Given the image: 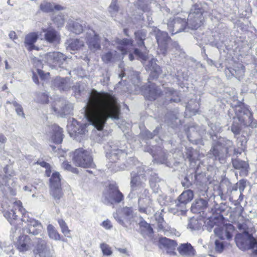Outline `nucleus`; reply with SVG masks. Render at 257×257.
I'll use <instances>...</instances> for the list:
<instances>
[{
  "instance_id": "nucleus-33",
  "label": "nucleus",
  "mask_w": 257,
  "mask_h": 257,
  "mask_svg": "<svg viewBox=\"0 0 257 257\" xmlns=\"http://www.w3.org/2000/svg\"><path fill=\"white\" fill-rule=\"evenodd\" d=\"M84 42L81 39H72L68 42V45L66 49L69 51H75L79 50L84 46Z\"/></svg>"
},
{
  "instance_id": "nucleus-55",
  "label": "nucleus",
  "mask_w": 257,
  "mask_h": 257,
  "mask_svg": "<svg viewBox=\"0 0 257 257\" xmlns=\"http://www.w3.org/2000/svg\"><path fill=\"white\" fill-rule=\"evenodd\" d=\"M117 0H111L109 7V11L111 14H113L118 11V6L117 5Z\"/></svg>"
},
{
  "instance_id": "nucleus-49",
  "label": "nucleus",
  "mask_w": 257,
  "mask_h": 257,
  "mask_svg": "<svg viewBox=\"0 0 257 257\" xmlns=\"http://www.w3.org/2000/svg\"><path fill=\"white\" fill-rule=\"evenodd\" d=\"M157 220L158 221V231H163L166 234L168 230L167 229H166V226H165V223L164 219L161 216H159Z\"/></svg>"
},
{
  "instance_id": "nucleus-42",
  "label": "nucleus",
  "mask_w": 257,
  "mask_h": 257,
  "mask_svg": "<svg viewBox=\"0 0 257 257\" xmlns=\"http://www.w3.org/2000/svg\"><path fill=\"white\" fill-rule=\"evenodd\" d=\"M50 187L61 186L60 175L58 172H54L52 174L50 179Z\"/></svg>"
},
{
  "instance_id": "nucleus-18",
  "label": "nucleus",
  "mask_w": 257,
  "mask_h": 257,
  "mask_svg": "<svg viewBox=\"0 0 257 257\" xmlns=\"http://www.w3.org/2000/svg\"><path fill=\"white\" fill-rule=\"evenodd\" d=\"M51 86L54 89L60 91H67L71 87V83L70 79L68 77L62 78L57 76L52 80Z\"/></svg>"
},
{
  "instance_id": "nucleus-14",
  "label": "nucleus",
  "mask_w": 257,
  "mask_h": 257,
  "mask_svg": "<svg viewBox=\"0 0 257 257\" xmlns=\"http://www.w3.org/2000/svg\"><path fill=\"white\" fill-rule=\"evenodd\" d=\"M135 35L137 46L139 47V49H134V53L143 60H146L147 59V55L145 51L146 47L144 44V41L146 37V33L143 30L138 31L135 32Z\"/></svg>"
},
{
  "instance_id": "nucleus-61",
  "label": "nucleus",
  "mask_w": 257,
  "mask_h": 257,
  "mask_svg": "<svg viewBox=\"0 0 257 257\" xmlns=\"http://www.w3.org/2000/svg\"><path fill=\"white\" fill-rule=\"evenodd\" d=\"M39 101L43 103L48 102V95L46 93H41L39 94Z\"/></svg>"
},
{
  "instance_id": "nucleus-9",
  "label": "nucleus",
  "mask_w": 257,
  "mask_h": 257,
  "mask_svg": "<svg viewBox=\"0 0 257 257\" xmlns=\"http://www.w3.org/2000/svg\"><path fill=\"white\" fill-rule=\"evenodd\" d=\"M22 221L27 224L24 228V233H29L34 235H38L42 230L43 226L38 220L29 217L28 213H22Z\"/></svg>"
},
{
  "instance_id": "nucleus-22",
  "label": "nucleus",
  "mask_w": 257,
  "mask_h": 257,
  "mask_svg": "<svg viewBox=\"0 0 257 257\" xmlns=\"http://www.w3.org/2000/svg\"><path fill=\"white\" fill-rule=\"evenodd\" d=\"M42 31L44 33V39L47 42L53 44L60 43V36L54 29L51 28L43 29Z\"/></svg>"
},
{
  "instance_id": "nucleus-59",
  "label": "nucleus",
  "mask_w": 257,
  "mask_h": 257,
  "mask_svg": "<svg viewBox=\"0 0 257 257\" xmlns=\"http://www.w3.org/2000/svg\"><path fill=\"white\" fill-rule=\"evenodd\" d=\"M231 131L235 136L239 135L240 131V128L238 123L233 122L231 126Z\"/></svg>"
},
{
  "instance_id": "nucleus-1",
  "label": "nucleus",
  "mask_w": 257,
  "mask_h": 257,
  "mask_svg": "<svg viewBox=\"0 0 257 257\" xmlns=\"http://www.w3.org/2000/svg\"><path fill=\"white\" fill-rule=\"evenodd\" d=\"M83 109L85 117L98 131L103 130L108 118H119L120 106L115 97L107 92L93 89Z\"/></svg>"
},
{
  "instance_id": "nucleus-41",
  "label": "nucleus",
  "mask_w": 257,
  "mask_h": 257,
  "mask_svg": "<svg viewBox=\"0 0 257 257\" xmlns=\"http://www.w3.org/2000/svg\"><path fill=\"white\" fill-rule=\"evenodd\" d=\"M238 111H240V114L238 115V117L239 120H244L246 119V118H248L249 120H251L252 113L247 108L239 107Z\"/></svg>"
},
{
  "instance_id": "nucleus-47",
  "label": "nucleus",
  "mask_w": 257,
  "mask_h": 257,
  "mask_svg": "<svg viewBox=\"0 0 257 257\" xmlns=\"http://www.w3.org/2000/svg\"><path fill=\"white\" fill-rule=\"evenodd\" d=\"M188 227L191 230H198L201 227L198 221L195 218L190 219L188 224Z\"/></svg>"
},
{
  "instance_id": "nucleus-15",
  "label": "nucleus",
  "mask_w": 257,
  "mask_h": 257,
  "mask_svg": "<svg viewBox=\"0 0 257 257\" xmlns=\"http://www.w3.org/2000/svg\"><path fill=\"white\" fill-rule=\"evenodd\" d=\"M133 40L131 39L124 38L122 39H116L115 44L118 50H119L122 55L129 53L128 58L130 61L134 59V55L131 53L132 49H134Z\"/></svg>"
},
{
  "instance_id": "nucleus-12",
  "label": "nucleus",
  "mask_w": 257,
  "mask_h": 257,
  "mask_svg": "<svg viewBox=\"0 0 257 257\" xmlns=\"http://www.w3.org/2000/svg\"><path fill=\"white\" fill-rule=\"evenodd\" d=\"M67 57L59 52H50L44 56V60L52 68L57 69L62 67V65Z\"/></svg>"
},
{
  "instance_id": "nucleus-25",
  "label": "nucleus",
  "mask_w": 257,
  "mask_h": 257,
  "mask_svg": "<svg viewBox=\"0 0 257 257\" xmlns=\"http://www.w3.org/2000/svg\"><path fill=\"white\" fill-rule=\"evenodd\" d=\"M34 245L33 252L36 254H39L51 247L48 243V240L44 237L36 238Z\"/></svg>"
},
{
  "instance_id": "nucleus-30",
  "label": "nucleus",
  "mask_w": 257,
  "mask_h": 257,
  "mask_svg": "<svg viewBox=\"0 0 257 257\" xmlns=\"http://www.w3.org/2000/svg\"><path fill=\"white\" fill-rule=\"evenodd\" d=\"M40 9L44 12L49 13L52 12L54 10H64L65 8L60 5L56 4L54 3L45 2L40 5Z\"/></svg>"
},
{
  "instance_id": "nucleus-51",
  "label": "nucleus",
  "mask_w": 257,
  "mask_h": 257,
  "mask_svg": "<svg viewBox=\"0 0 257 257\" xmlns=\"http://www.w3.org/2000/svg\"><path fill=\"white\" fill-rule=\"evenodd\" d=\"M33 63L35 66L37 67V71L39 75L43 79L44 78L43 76L44 72L42 70H41L40 68L42 66V62L41 61L37 59L36 58H35L33 59Z\"/></svg>"
},
{
  "instance_id": "nucleus-53",
  "label": "nucleus",
  "mask_w": 257,
  "mask_h": 257,
  "mask_svg": "<svg viewBox=\"0 0 257 257\" xmlns=\"http://www.w3.org/2000/svg\"><path fill=\"white\" fill-rule=\"evenodd\" d=\"M154 148V147H153V148L150 147L147 149V151L149 152L152 155V157L154 158V160L156 161L157 162H160V163H164L165 161L166 160L167 158L166 157V156H164L161 160L157 161L158 155L155 152Z\"/></svg>"
},
{
  "instance_id": "nucleus-20",
  "label": "nucleus",
  "mask_w": 257,
  "mask_h": 257,
  "mask_svg": "<svg viewBox=\"0 0 257 257\" xmlns=\"http://www.w3.org/2000/svg\"><path fill=\"white\" fill-rule=\"evenodd\" d=\"M14 209L11 210L10 211L5 212L4 213L5 217L8 219L9 222L11 224H15L14 220H16L18 215L17 213L20 212L22 215V213H27L25 209L22 206V203L20 201H17L14 203Z\"/></svg>"
},
{
  "instance_id": "nucleus-32",
  "label": "nucleus",
  "mask_w": 257,
  "mask_h": 257,
  "mask_svg": "<svg viewBox=\"0 0 257 257\" xmlns=\"http://www.w3.org/2000/svg\"><path fill=\"white\" fill-rule=\"evenodd\" d=\"M140 232L142 235L145 237H151L153 234V230L150 224L146 221H141L140 223Z\"/></svg>"
},
{
  "instance_id": "nucleus-37",
  "label": "nucleus",
  "mask_w": 257,
  "mask_h": 257,
  "mask_svg": "<svg viewBox=\"0 0 257 257\" xmlns=\"http://www.w3.org/2000/svg\"><path fill=\"white\" fill-rule=\"evenodd\" d=\"M152 0H137L135 2V6L143 12H148L150 10V5Z\"/></svg>"
},
{
  "instance_id": "nucleus-50",
  "label": "nucleus",
  "mask_w": 257,
  "mask_h": 257,
  "mask_svg": "<svg viewBox=\"0 0 257 257\" xmlns=\"http://www.w3.org/2000/svg\"><path fill=\"white\" fill-rule=\"evenodd\" d=\"M178 119V116L176 113H173L172 112L168 113L166 115V119L165 121L169 124H171L173 123L174 121H175Z\"/></svg>"
},
{
  "instance_id": "nucleus-52",
  "label": "nucleus",
  "mask_w": 257,
  "mask_h": 257,
  "mask_svg": "<svg viewBox=\"0 0 257 257\" xmlns=\"http://www.w3.org/2000/svg\"><path fill=\"white\" fill-rule=\"evenodd\" d=\"M100 247L104 255H110L112 254L111 248L108 244L102 243L100 244Z\"/></svg>"
},
{
  "instance_id": "nucleus-45",
  "label": "nucleus",
  "mask_w": 257,
  "mask_h": 257,
  "mask_svg": "<svg viewBox=\"0 0 257 257\" xmlns=\"http://www.w3.org/2000/svg\"><path fill=\"white\" fill-rule=\"evenodd\" d=\"M116 51H110L106 53L102 56L103 61L106 63L112 62L114 59V57L116 54Z\"/></svg>"
},
{
  "instance_id": "nucleus-57",
  "label": "nucleus",
  "mask_w": 257,
  "mask_h": 257,
  "mask_svg": "<svg viewBox=\"0 0 257 257\" xmlns=\"http://www.w3.org/2000/svg\"><path fill=\"white\" fill-rule=\"evenodd\" d=\"M54 22L57 25L58 27H61L63 26L65 20L64 18V16H58L56 17L53 19Z\"/></svg>"
},
{
  "instance_id": "nucleus-11",
  "label": "nucleus",
  "mask_w": 257,
  "mask_h": 257,
  "mask_svg": "<svg viewBox=\"0 0 257 257\" xmlns=\"http://www.w3.org/2000/svg\"><path fill=\"white\" fill-rule=\"evenodd\" d=\"M152 33V35H154L156 37L159 47V51L158 52L165 55L168 45L171 41L168 33L166 32L161 31L157 28H153Z\"/></svg>"
},
{
  "instance_id": "nucleus-4",
  "label": "nucleus",
  "mask_w": 257,
  "mask_h": 257,
  "mask_svg": "<svg viewBox=\"0 0 257 257\" xmlns=\"http://www.w3.org/2000/svg\"><path fill=\"white\" fill-rule=\"evenodd\" d=\"M119 143L118 142H109L105 147L106 150V156L109 160L107 165V168L111 172H113L124 170L126 167L124 164L119 165L117 162L121 156L124 155L122 150L120 149V147L118 146Z\"/></svg>"
},
{
  "instance_id": "nucleus-40",
  "label": "nucleus",
  "mask_w": 257,
  "mask_h": 257,
  "mask_svg": "<svg viewBox=\"0 0 257 257\" xmlns=\"http://www.w3.org/2000/svg\"><path fill=\"white\" fill-rule=\"evenodd\" d=\"M47 231L49 237L55 240H60V235L57 232L53 225L49 224L47 226Z\"/></svg>"
},
{
  "instance_id": "nucleus-43",
  "label": "nucleus",
  "mask_w": 257,
  "mask_h": 257,
  "mask_svg": "<svg viewBox=\"0 0 257 257\" xmlns=\"http://www.w3.org/2000/svg\"><path fill=\"white\" fill-rule=\"evenodd\" d=\"M128 78L135 86L139 85L140 83V78L139 76V73L138 72L133 71L128 76Z\"/></svg>"
},
{
  "instance_id": "nucleus-36",
  "label": "nucleus",
  "mask_w": 257,
  "mask_h": 257,
  "mask_svg": "<svg viewBox=\"0 0 257 257\" xmlns=\"http://www.w3.org/2000/svg\"><path fill=\"white\" fill-rule=\"evenodd\" d=\"M240 69L238 70L231 69V68H228L226 71V74H227L228 72H229L231 74V76L240 79L244 75L245 71L244 67L242 65H240Z\"/></svg>"
},
{
  "instance_id": "nucleus-35",
  "label": "nucleus",
  "mask_w": 257,
  "mask_h": 257,
  "mask_svg": "<svg viewBox=\"0 0 257 257\" xmlns=\"http://www.w3.org/2000/svg\"><path fill=\"white\" fill-rule=\"evenodd\" d=\"M232 164L233 168L235 169L240 170L242 172L244 173L247 171L248 164L245 161L239 159H232Z\"/></svg>"
},
{
  "instance_id": "nucleus-8",
  "label": "nucleus",
  "mask_w": 257,
  "mask_h": 257,
  "mask_svg": "<svg viewBox=\"0 0 257 257\" xmlns=\"http://www.w3.org/2000/svg\"><path fill=\"white\" fill-rule=\"evenodd\" d=\"M73 160L76 165L81 167H91L94 165L90 153L83 149L75 150Z\"/></svg>"
},
{
  "instance_id": "nucleus-34",
  "label": "nucleus",
  "mask_w": 257,
  "mask_h": 257,
  "mask_svg": "<svg viewBox=\"0 0 257 257\" xmlns=\"http://www.w3.org/2000/svg\"><path fill=\"white\" fill-rule=\"evenodd\" d=\"M193 192L191 190H187L183 192L179 196L178 201L180 204L185 205L190 202L193 198Z\"/></svg>"
},
{
  "instance_id": "nucleus-63",
  "label": "nucleus",
  "mask_w": 257,
  "mask_h": 257,
  "mask_svg": "<svg viewBox=\"0 0 257 257\" xmlns=\"http://www.w3.org/2000/svg\"><path fill=\"white\" fill-rule=\"evenodd\" d=\"M72 89L75 95L80 94L83 90V89L81 88V86L79 83H77L75 85H74Z\"/></svg>"
},
{
  "instance_id": "nucleus-29",
  "label": "nucleus",
  "mask_w": 257,
  "mask_h": 257,
  "mask_svg": "<svg viewBox=\"0 0 257 257\" xmlns=\"http://www.w3.org/2000/svg\"><path fill=\"white\" fill-rule=\"evenodd\" d=\"M17 248L21 252L29 250L31 248V239L27 235H22L20 237Z\"/></svg>"
},
{
  "instance_id": "nucleus-24",
  "label": "nucleus",
  "mask_w": 257,
  "mask_h": 257,
  "mask_svg": "<svg viewBox=\"0 0 257 257\" xmlns=\"http://www.w3.org/2000/svg\"><path fill=\"white\" fill-rule=\"evenodd\" d=\"M161 90L155 84L150 85L144 92L145 96L149 100H155L159 97H161Z\"/></svg>"
},
{
  "instance_id": "nucleus-2",
  "label": "nucleus",
  "mask_w": 257,
  "mask_h": 257,
  "mask_svg": "<svg viewBox=\"0 0 257 257\" xmlns=\"http://www.w3.org/2000/svg\"><path fill=\"white\" fill-rule=\"evenodd\" d=\"M203 11L199 4H195L192 6L188 15L187 22L185 19L178 17L170 18L167 23L168 29L172 35H174L182 32L185 30L187 25L192 29L199 28L203 21Z\"/></svg>"
},
{
  "instance_id": "nucleus-31",
  "label": "nucleus",
  "mask_w": 257,
  "mask_h": 257,
  "mask_svg": "<svg viewBox=\"0 0 257 257\" xmlns=\"http://www.w3.org/2000/svg\"><path fill=\"white\" fill-rule=\"evenodd\" d=\"M84 26V22L80 20H77L76 21L69 24V29L73 33L79 34L83 32Z\"/></svg>"
},
{
  "instance_id": "nucleus-64",
  "label": "nucleus",
  "mask_w": 257,
  "mask_h": 257,
  "mask_svg": "<svg viewBox=\"0 0 257 257\" xmlns=\"http://www.w3.org/2000/svg\"><path fill=\"white\" fill-rule=\"evenodd\" d=\"M215 244L216 251L218 252H222L224 248V245L223 243L220 242L219 241L216 240H215Z\"/></svg>"
},
{
  "instance_id": "nucleus-13",
  "label": "nucleus",
  "mask_w": 257,
  "mask_h": 257,
  "mask_svg": "<svg viewBox=\"0 0 257 257\" xmlns=\"http://www.w3.org/2000/svg\"><path fill=\"white\" fill-rule=\"evenodd\" d=\"M149 190L143 189V192H140L138 199V209L141 213L150 214L152 213V203Z\"/></svg>"
},
{
  "instance_id": "nucleus-3",
  "label": "nucleus",
  "mask_w": 257,
  "mask_h": 257,
  "mask_svg": "<svg viewBox=\"0 0 257 257\" xmlns=\"http://www.w3.org/2000/svg\"><path fill=\"white\" fill-rule=\"evenodd\" d=\"M249 223L248 221L237 223V227L240 231H242V233L236 235L235 241L237 246L242 250L256 248L253 253L257 255V239L248 233Z\"/></svg>"
},
{
  "instance_id": "nucleus-26",
  "label": "nucleus",
  "mask_w": 257,
  "mask_h": 257,
  "mask_svg": "<svg viewBox=\"0 0 257 257\" xmlns=\"http://www.w3.org/2000/svg\"><path fill=\"white\" fill-rule=\"evenodd\" d=\"M51 132V140L55 144H60L63 141L62 128L57 125H53L50 127Z\"/></svg>"
},
{
  "instance_id": "nucleus-23",
  "label": "nucleus",
  "mask_w": 257,
  "mask_h": 257,
  "mask_svg": "<svg viewBox=\"0 0 257 257\" xmlns=\"http://www.w3.org/2000/svg\"><path fill=\"white\" fill-rule=\"evenodd\" d=\"M38 39V34L36 32L30 33L26 35L24 39V46L29 51L39 50V48L35 45Z\"/></svg>"
},
{
  "instance_id": "nucleus-58",
  "label": "nucleus",
  "mask_w": 257,
  "mask_h": 257,
  "mask_svg": "<svg viewBox=\"0 0 257 257\" xmlns=\"http://www.w3.org/2000/svg\"><path fill=\"white\" fill-rule=\"evenodd\" d=\"M62 167L65 170L70 171L72 173H76L77 169L73 168L68 162H64L62 164Z\"/></svg>"
},
{
  "instance_id": "nucleus-60",
  "label": "nucleus",
  "mask_w": 257,
  "mask_h": 257,
  "mask_svg": "<svg viewBox=\"0 0 257 257\" xmlns=\"http://www.w3.org/2000/svg\"><path fill=\"white\" fill-rule=\"evenodd\" d=\"M158 134V131L155 130L153 133H151L149 131H146L143 133V136L147 139H152L155 136Z\"/></svg>"
},
{
  "instance_id": "nucleus-19",
  "label": "nucleus",
  "mask_w": 257,
  "mask_h": 257,
  "mask_svg": "<svg viewBox=\"0 0 257 257\" xmlns=\"http://www.w3.org/2000/svg\"><path fill=\"white\" fill-rule=\"evenodd\" d=\"M87 44L89 49L93 52L100 50L99 37L93 30H91L87 33Z\"/></svg>"
},
{
  "instance_id": "nucleus-7",
  "label": "nucleus",
  "mask_w": 257,
  "mask_h": 257,
  "mask_svg": "<svg viewBox=\"0 0 257 257\" xmlns=\"http://www.w3.org/2000/svg\"><path fill=\"white\" fill-rule=\"evenodd\" d=\"M113 216L120 225L128 229L134 215L131 207H124L114 212Z\"/></svg>"
},
{
  "instance_id": "nucleus-16",
  "label": "nucleus",
  "mask_w": 257,
  "mask_h": 257,
  "mask_svg": "<svg viewBox=\"0 0 257 257\" xmlns=\"http://www.w3.org/2000/svg\"><path fill=\"white\" fill-rule=\"evenodd\" d=\"M67 128L69 134L71 137L84 134L86 132V125L79 123L73 118L68 120Z\"/></svg>"
},
{
  "instance_id": "nucleus-48",
  "label": "nucleus",
  "mask_w": 257,
  "mask_h": 257,
  "mask_svg": "<svg viewBox=\"0 0 257 257\" xmlns=\"http://www.w3.org/2000/svg\"><path fill=\"white\" fill-rule=\"evenodd\" d=\"M58 221L62 233L65 235L68 236L70 234V230L68 229L66 222L63 219H59Z\"/></svg>"
},
{
  "instance_id": "nucleus-5",
  "label": "nucleus",
  "mask_w": 257,
  "mask_h": 257,
  "mask_svg": "<svg viewBox=\"0 0 257 257\" xmlns=\"http://www.w3.org/2000/svg\"><path fill=\"white\" fill-rule=\"evenodd\" d=\"M233 142L226 138H219L216 145H213L209 152V155L214 157L215 159L221 160L227 157L233 150Z\"/></svg>"
},
{
  "instance_id": "nucleus-62",
  "label": "nucleus",
  "mask_w": 257,
  "mask_h": 257,
  "mask_svg": "<svg viewBox=\"0 0 257 257\" xmlns=\"http://www.w3.org/2000/svg\"><path fill=\"white\" fill-rule=\"evenodd\" d=\"M237 186L240 193H242L246 187V181L243 179L240 180L237 183Z\"/></svg>"
},
{
  "instance_id": "nucleus-56",
  "label": "nucleus",
  "mask_w": 257,
  "mask_h": 257,
  "mask_svg": "<svg viewBox=\"0 0 257 257\" xmlns=\"http://www.w3.org/2000/svg\"><path fill=\"white\" fill-rule=\"evenodd\" d=\"M210 127L214 134L216 133H219L221 131L222 126L220 125V124L218 122H216L215 123H211L210 124Z\"/></svg>"
},
{
  "instance_id": "nucleus-39",
  "label": "nucleus",
  "mask_w": 257,
  "mask_h": 257,
  "mask_svg": "<svg viewBox=\"0 0 257 257\" xmlns=\"http://www.w3.org/2000/svg\"><path fill=\"white\" fill-rule=\"evenodd\" d=\"M50 194L56 202H58L63 195L61 186L50 187Z\"/></svg>"
},
{
  "instance_id": "nucleus-38",
  "label": "nucleus",
  "mask_w": 257,
  "mask_h": 257,
  "mask_svg": "<svg viewBox=\"0 0 257 257\" xmlns=\"http://www.w3.org/2000/svg\"><path fill=\"white\" fill-rule=\"evenodd\" d=\"M160 242L164 246L166 247L168 249L170 250V252L174 253V250L177 245V243L173 240L167 238L166 237L162 238L160 239Z\"/></svg>"
},
{
  "instance_id": "nucleus-54",
  "label": "nucleus",
  "mask_w": 257,
  "mask_h": 257,
  "mask_svg": "<svg viewBox=\"0 0 257 257\" xmlns=\"http://www.w3.org/2000/svg\"><path fill=\"white\" fill-rule=\"evenodd\" d=\"M12 104L15 107V110L18 115L25 118V114L23 112V109L22 106L16 101L13 102Z\"/></svg>"
},
{
  "instance_id": "nucleus-6",
  "label": "nucleus",
  "mask_w": 257,
  "mask_h": 257,
  "mask_svg": "<svg viewBox=\"0 0 257 257\" xmlns=\"http://www.w3.org/2000/svg\"><path fill=\"white\" fill-rule=\"evenodd\" d=\"M123 199V194L115 184H110L103 192V201L106 204L113 205L119 203Z\"/></svg>"
},
{
  "instance_id": "nucleus-46",
  "label": "nucleus",
  "mask_w": 257,
  "mask_h": 257,
  "mask_svg": "<svg viewBox=\"0 0 257 257\" xmlns=\"http://www.w3.org/2000/svg\"><path fill=\"white\" fill-rule=\"evenodd\" d=\"M39 257H56L53 247H51L38 254Z\"/></svg>"
},
{
  "instance_id": "nucleus-17",
  "label": "nucleus",
  "mask_w": 257,
  "mask_h": 257,
  "mask_svg": "<svg viewBox=\"0 0 257 257\" xmlns=\"http://www.w3.org/2000/svg\"><path fill=\"white\" fill-rule=\"evenodd\" d=\"M53 109L56 113L61 117H64L71 113L73 107L71 104L67 103L65 100L62 99L55 102Z\"/></svg>"
},
{
  "instance_id": "nucleus-28",
  "label": "nucleus",
  "mask_w": 257,
  "mask_h": 257,
  "mask_svg": "<svg viewBox=\"0 0 257 257\" xmlns=\"http://www.w3.org/2000/svg\"><path fill=\"white\" fill-rule=\"evenodd\" d=\"M179 253L182 256L192 257L194 255L195 251L190 243L181 244L177 248Z\"/></svg>"
},
{
  "instance_id": "nucleus-10",
  "label": "nucleus",
  "mask_w": 257,
  "mask_h": 257,
  "mask_svg": "<svg viewBox=\"0 0 257 257\" xmlns=\"http://www.w3.org/2000/svg\"><path fill=\"white\" fill-rule=\"evenodd\" d=\"M146 181V178L145 174L142 173L141 171L137 172L133 171L131 173V192L129 194L128 196L133 198L134 197L133 192L137 190H141L140 192H143V189H145Z\"/></svg>"
},
{
  "instance_id": "nucleus-27",
  "label": "nucleus",
  "mask_w": 257,
  "mask_h": 257,
  "mask_svg": "<svg viewBox=\"0 0 257 257\" xmlns=\"http://www.w3.org/2000/svg\"><path fill=\"white\" fill-rule=\"evenodd\" d=\"M147 71H150V76L153 78H156L161 73V68L156 63L155 59H152L148 61V64L145 66Z\"/></svg>"
},
{
  "instance_id": "nucleus-21",
  "label": "nucleus",
  "mask_w": 257,
  "mask_h": 257,
  "mask_svg": "<svg viewBox=\"0 0 257 257\" xmlns=\"http://www.w3.org/2000/svg\"><path fill=\"white\" fill-rule=\"evenodd\" d=\"M233 226L230 224L222 226H216L214 229V234L221 239H229L232 237L231 231L233 230Z\"/></svg>"
},
{
  "instance_id": "nucleus-44",
  "label": "nucleus",
  "mask_w": 257,
  "mask_h": 257,
  "mask_svg": "<svg viewBox=\"0 0 257 257\" xmlns=\"http://www.w3.org/2000/svg\"><path fill=\"white\" fill-rule=\"evenodd\" d=\"M208 200L207 197L205 196L204 198H200L196 200L195 207L199 209L205 208L207 206Z\"/></svg>"
}]
</instances>
